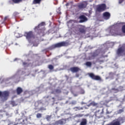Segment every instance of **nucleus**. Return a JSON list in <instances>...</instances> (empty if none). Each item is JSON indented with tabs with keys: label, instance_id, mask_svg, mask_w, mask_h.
Masks as SVG:
<instances>
[{
	"label": "nucleus",
	"instance_id": "nucleus-1",
	"mask_svg": "<svg viewBox=\"0 0 125 125\" xmlns=\"http://www.w3.org/2000/svg\"><path fill=\"white\" fill-rule=\"evenodd\" d=\"M73 32L77 35H79V33L85 34L86 33V27L84 25H77L74 28Z\"/></svg>",
	"mask_w": 125,
	"mask_h": 125
},
{
	"label": "nucleus",
	"instance_id": "nucleus-2",
	"mask_svg": "<svg viewBox=\"0 0 125 125\" xmlns=\"http://www.w3.org/2000/svg\"><path fill=\"white\" fill-rule=\"evenodd\" d=\"M69 45V43L66 42H62L49 46V47L45 49V50H52L56 48V47H61L62 46H68Z\"/></svg>",
	"mask_w": 125,
	"mask_h": 125
},
{
	"label": "nucleus",
	"instance_id": "nucleus-3",
	"mask_svg": "<svg viewBox=\"0 0 125 125\" xmlns=\"http://www.w3.org/2000/svg\"><path fill=\"white\" fill-rule=\"evenodd\" d=\"M9 96V92L8 91H0V102L2 103L6 101L8 99V96Z\"/></svg>",
	"mask_w": 125,
	"mask_h": 125
},
{
	"label": "nucleus",
	"instance_id": "nucleus-4",
	"mask_svg": "<svg viewBox=\"0 0 125 125\" xmlns=\"http://www.w3.org/2000/svg\"><path fill=\"white\" fill-rule=\"evenodd\" d=\"M24 36L29 42H31L32 39H35L36 38V36L34 35V33L32 31L25 32Z\"/></svg>",
	"mask_w": 125,
	"mask_h": 125
},
{
	"label": "nucleus",
	"instance_id": "nucleus-5",
	"mask_svg": "<svg viewBox=\"0 0 125 125\" xmlns=\"http://www.w3.org/2000/svg\"><path fill=\"white\" fill-rule=\"evenodd\" d=\"M116 54L118 56L125 55V43L123 44L121 47L118 48L116 51Z\"/></svg>",
	"mask_w": 125,
	"mask_h": 125
},
{
	"label": "nucleus",
	"instance_id": "nucleus-6",
	"mask_svg": "<svg viewBox=\"0 0 125 125\" xmlns=\"http://www.w3.org/2000/svg\"><path fill=\"white\" fill-rule=\"evenodd\" d=\"M45 24L44 22H42L39 24L38 26L35 27L34 28L35 32H37L39 35L42 34V33L43 26H44Z\"/></svg>",
	"mask_w": 125,
	"mask_h": 125
},
{
	"label": "nucleus",
	"instance_id": "nucleus-7",
	"mask_svg": "<svg viewBox=\"0 0 125 125\" xmlns=\"http://www.w3.org/2000/svg\"><path fill=\"white\" fill-rule=\"evenodd\" d=\"M88 75L89 77L94 81H99L100 82H102V79L100 76L95 75L93 73H89Z\"/></svg>",
	"mask_w": 125,
	"mask_h": 125
},
{
	"label": "nucleus",
	"instance_id": "nucleus-8",
	"mask_svg": "<svg viewBox=\"0 0 125 125\" xmlns=\"http://www.w3.org/2000/svg\"><path fill=\"white\" fill-rule=\"evenodd\" d=\"M103 114H104V108H103L102 111L100 109L97 110L95 112V116L98 119H100V118H102V117H103Z\"/></svg>",
	"mask_w": 125,
	"mask_h": 125
},
{
	"label": "nucleus",
	"instance_id": "nucleus-9",
	"mask_svg": "<svg viewBox=\"0 0 125 125\" xmlns=\"http://www.w3.org/2000/svg\"><path fill=\"white\" fill-rule=\"evenodd\" d=\"M105 9H106V4H105L99 5L97 7V11H98V12H102L104 11Z\"/></svg>",
	"mask_w": 125,
	"mask_h": 125
},
{
	"label": "nucleus",
	"instance_id": "nucleus-10",
	"mask_svg": "<svg viewBox=\"0 0 125 125\" xmlns=\"http://www.w3.org/2000/svg\"><path fill=\"white\" fill-rule=\"evenodd\" d=\"M79 23H83L87 21V18H86V17L83 15L79 16Z\"/></svg>",
	"mask_w": 125,
	"mask_h": 125
},
{
	"label": "nucleus",
	"instance_id": "nucleus-11",
	"mask_svg": "<svg viewBox=\"0 0 125 125\" xmlns=\"http://www.w3.org/2000/svg\"><path fill=\"white\" fill-rule=\"evenodd\" d=\"M103 16L104 19L106 20H108V19H110V17H111V14H110V13L108 12H105L103 13Z\"/></svg>",
	"mask_w": 125,
	"mask_h": 125
},
{
	"label": "nucleus",
	"instance_id": "nucleus-12",
	"mask_svg": "<svg viewBox=\"0 0 125 125\" xmlns=\"http://www.w3.org/2000/svg\"><path fill=\"white\" fill-rule=\"evenodd\" d=\"M71 72L72 73H78L79 71H81V69L78 67H72L70 68Z\"/></svg>",
	"mask_w": 125,
	"mask_h": 125
},
{
	"label": "nucleus",
	"instance_id": "nucleus-13",
	"mask_svg": "<svg viewBox=\"0 0 125 125\" xmlns=\"http://www.w3.org/2000/svg\"><path fill=\"white\" fill-rule=\"evenodd\" d=\"M16 92L18 95H20L23 92V89L20 87H18L16 89Z\"/></svg>",
	"mask_w": 125,
	"mask_h": 125
},
{
	"label": "nucleus",
	"instance_id": "nucleus-14",
	"mask_svg": "<svg viewBox=\"0 0 125 125\" xmlns=\"http://www.w3.org/2000/svg\"><path fill=\"white\" fill-rule=\"evenodd\" d=\"M87 107H90V106L95 107V106H98V103H95V102L93 101L91 102L89 104H87Z\"/></svg>",
	"mask_w": 125,
	"mask_h": 125
},
{
	"label": "nucleus",
	"instance_id": "nucleus-15",
	"mask_svg": "<svg viewBox=\"0 0 125 125\" xmlns=\"http://www.w3.org/2000/svg\"><path fill=\"white\" fill-rule=\"evenodd\" d=\"M87 125V120L85 118H83L80 123V125Z\"/></svg>",
	"mask_w": 125,
	"mask_h": 125
},
{
	"label": "nucleus",
	"instance_id": "nucleus-16",
	"mask_svg": "<svg viewBox=\"0 0 125 125\" xmlns=\"http://www.w3.org/2000/svg\"><path fill=\"white\" fill-rule=\"evenodd\" d=\"M51 93L52 94H55V93H57V94H59L60 93H61V89L59 88L56 89L54 91H53Z\"/></svg>",
	"mask_w": 125,
	"mask_h": 125
},
{
	"label": "nucleus",
	"instance_id": "nucleus-17",
	"mask_svg": "<svg viewBox=\"0 0 125 125\" xmlns=\"http://www.w3.org/2000/svg\"><path fill=\"white\" fill-rule=\"evenodd\" d=\"M121 122L119 121H113V122L111 123L110 124L107 125H120Z\"/></svg>",
	"mask_w": 125,
	"mask_h": 125
},
{
	"label": "nucleus",
	"instance_id": "nucleus-18",
	"mask_svg": "<svg viewBox=\"0 0 125 125\" xmlns=\"http://www.w3.org/2000/svg\"><path fill=\"white\" fill-rule=\"evenodd\" d=\"M43 0H33L32 4H41Z\"/></svg>",
	"mask_w": 125,
	"mask_h": 125
},
{
	"label": "nucleus",
	"instance_id": "nucleus-19",
	"mask_svg": "<svg viewBox=\"0 0 125 125\" xmlns=\"http://www.w3.org/2000/svg\"><path fill=\"white\" fill-rule=\"evenodd\" d=\"M99 54H100V51H96L95 52H94L93 53L92 57H97V56H98L99 55Z\"/></svg>",
	"mask_w": 125,
	"mask_h": 125
},
{
	"label": "nucleus",
	"instance_id": "nucleus-20",
	"mask_svg": "<svg viewBox=\"0 0 125 125\" xmlns=\"http://www.w3.org/2000/svg\"><path fill=\"white\" fill-rule=\"evenodd\" d=\"M78 7L80 9H82L83 8H85V7H86V5H85V4L84 3H81L78 5Z\"/></svg>",
	"mask_w": 125,
	"mask_h": 125
},
{
	"label": "nucleus",
	"instance_id": "nucleus-21",
	"mask_svg": "<svg viewBox=\"0 0 125 125\" xmlns=\"http://www.w3.org/2000/svg\"><path fill=\"white\" fill-rule=\"evenodd\" d=\"M23 0H11L10 2H13V3H20V2H22Z\"/></svg>",
	"mask_w": 125,
	"mask_h": 125
},
{
	"label": "nucleus",
	"instance_id": "nucleus-22",
	"mask_svg": "<svg viewBox=\"0 0 125 125\" xmlns=\"http://www.w3.org/2000/svg\"><path fill=\"white\" fill-rule=\"evenodd\" d=\"M75 111H80V110H83V107H80L79 106H76L73 108Z\"/></svg>",
	"mask_w": 125,
	"mask_h": 125
},
{
	"label": "nucleus",
	"instance_id": "nucleus-23",
	"mask_svg": "<svg viewBox=\"0 0 125 125\" xmlns=\"http://www.w3.org/2000/svg\"><path fill=\"white\" fill-rule=\"evenodd\" d=\"M65 122H66V120L62 119L58 121V124H59L60 125H64Z\"/></svg>",
	"mask_w": 125,
	"mask_h": 125
},
{
	"label": "nucleus",
	"instance_id": "nucleus-24",
	"mask_svg": "<svg viewBox=\"0 0 125 125\" xmlns=\"http://www.w3.org/2000/svg\"><path fill=\"white\" fill-rule=\"evenodd\" d=\"M82 117H83V114H78L75 115L74 116L75 118H82Z\"/></svg>",
	"mask_w": 125,
	"mask_h": 125
},
{
	"label": "nucleus",
	"instance_id": "nucleus-25",
	"mask_svg": "<svg viewBox=\"0 0 125 125\" xmlns=\"http://www.w3.org/2000/svg\"><path fill=\"white\" fill-rule=\"evenodd\" d=\"M85 65L86 66H87V67H91L92 63H91V62H87L85 63Z\"/></svg>",
	"mask_w": 125,
	"mask_h": 125
},
{
	"label": "nucleus",
	"instance_id": "nucleus-26",
	"mask_svg": "<svg viewBox=\"0 0 125 125\" xmlns=\"http://www.w3.org/2000/svg\"><path fill=\"white\" fill-rule=\"evenodd\" d=\"M111 90H113L114 91H115V93H118V92H119L120 91L119 89L116 88H111Z\"/></svg>",
	"mask_w": 125,
	"mask_h": 125
},
{
	"label": "nucleus",
	"instance_id": "nucleus-27",
	"mask_svg": "<svg viewBox=\"0 0 125 125\" xmlns=\"http://www.w3.org/2000/svg\"><path fill=\"white\" fill-rule=\"evenodd\" d=\"M42 113H38L36 115V117L37 118V119H41V118H42Z\"/></svg>",
	"mask_w": 125,
	"mask_h": 125
},
{
	"label": "nucleus",
	"instance_id": "nucleus-28",
	"mask_svg": "<svg viewBox=\"0 0 125 125\" xmlns=\"http://www.w3.org/2000/svg\"><path fill=\"white\" fill-rule=\"evenodd\" d=\"M48 67L49 69V70H53L54 69V66H53V65L51 64L48 65Z\"/></svg>",
	"mask_w": 125,
	"mask_h": 125
},
{
	"label": "nucleus",
	"instance_id": "nucleus-29",
	"mask_svg": "<svg viewBox=\"0 0 125 125\" xmlns=\"http://www.w3.org/2000/svg\"><path fill=\"white\" fill-rule=\"evenodd\" d=\"M11 105H12V106H17V104H16V103L15 102V101H11Z\"/></svg>",
	"mask_w": 125,
	"mask_h": 125
},
{
	"label": "nucleus",
	"instance_id": "nucleus-30",
	"mask_svg": "<svg viewBox=\"0 0 125 125\" xmlns=\"http://www.w3.org/2000/svg\"><path fill=\"white\" fill-rule=\"evenodd\" d=\"M31 63H27V62H23L22 63V65L23 66H29L30 65Z\"/></svg>",
	"mask_w": 125,
	"mask_h": 125
},
{
	"label": "nucleus",
	"instance_id": "nucleus-31",
	"mask_svg": "<svg viewBox=\"0 0 125 125\" xmlns=\"http://www.w3.org/2000/svg\"><path fill=\"white\" fill-rule=\"evenodd\" d=\"M51 119V115H47L46 116V119L47 121H50V119Z\"/></svg>",
	"mask_w": 125,
	"mask_h": 125
},
{
	"label": "nucleus",
	"instance_id": "nucleus-32",
	"mask_svg": "<svg viewBox=\"0 0 125 125\" xmlns=\"http://www.w3.org/2000/svg\"><path fill=\"white\" fill-rule=\"evenodd\" d=\"M123 112H124V109H119L117 112V114H122Z\"/></svg>",
	"mask_w": 125,
	"mask_h": 125
},
{
	"label": "nucleus",
	"instance_id": "nucleus-33",
	"mask_svg": "<svg viewBox=\"0 0 125 125\" xmlns=\"http://www.w3.org/2000/svg\"><path fill=\"white\" fill-rule=\"evenodd\" d=\"M122 30L123 33H124V34H125V25H124L122 26Z\"/></svg>",
	"mask_w": 125,
	"mask_h": 125
},
{
	"label": "nucleus",
	"instance_id": "nucleus-34",
	"mask_svg": "<svg viewBox=\"0 0 125 125\" xmlns=\"http://www.w3.org/2000/svg\"><path fill=\"white\" fill-rule=\"evenodd\" d=\"M19 14V13L18 12H15L13 13V15H14V16H15V17H16V16H17V15H18Z\"/></svg>",
	"mask_w": 125,
	"mask_h": 125
},
{
	"label": "nucleus",
	"instance_id": "nucleus-35",
	"mask_svg": "<svg viewBox=\"0 0 125 125\" xmlns=\"http://www.w3.org/2000/svg\"><path fill=\"white\" fill-rule=\"evenodd\" d=\"M71 104L72 105H76L77 104V101H73L72 102H71Z\"/></svg>",
	"mask_w": 125,
	"mask_h": 125
},
{
	"label": "nucleus",
	"instance_id": "nucleus-36",
	"mask_svg": "<svg viewBox=\"0 0 125 125\" xmlns=\"http://www.w3.org/2000/svg\"><path fill=\"white\" fill-rule=\"evenodd\" d=\"M41 103H42V101H38L37 102H36V103H35V105L36 106V104H41Z\"/></svg>",
	"mask_w": 125,
	"mask_h": 125
},
{
	"label": "nucleus",
	"instance_id": "nucleus-37",
	"mask_svg": "<svg viewBox=\"0 0 125 125\" xmlns=\"http://www.w3.org/2000/svg\"><path fill=\"white\" fill-rule=\"evenodd\" d=\"M6 20H8V16H6L4 18V21H6Z\"/></svg>",
	"mask_w": 125,
	"mask_h": 125
},
{
	"label": "nucleus",
	"instance_id": "nucleus-38",
	"mask_svg": "<svg viewBox=\"0 0 125 125\" xmlns=\"http://www.w3.org/2000/svg\"><path fill=\"white\" fill-rule=\"evenodd\" d=\"M66 6H69V5H70V3H67L66 4H65Z\"/></svg>",
	"mask_w": 125,
	"mask_h": 125
},
{
	"label": "nucleus",
	"instance_id": "nucleus-39",
	"mask_svg": "<svg viewBox=\"0 0 125 125\" xmlns=\"http://www.w3.org/2000/svg\"><path fill=\"white\" fill-rule=\"evenodd\" d=\"M82 94H84V91L83 90H82Z\"/></svg>",
	"mask_w": 125,
	"mask_h": 125
},
{
	"label": "nucleus",
	"instance_id": "nucleus-40",
	"mask_svg": "<svg viewBox=\"0 0 125 125\" xmlns=\"http://www.w3.org/2000/svg\"><path fill=\"white\" fill-rule=\"evenodd\" d=\"M76 77H79V74H76Z\"/></svg>",
	"mask_w": 125,
	"mask_h": 125
},
{
	"label": "nucleus",
	"instance_id": "nucleus-41",
	"mask_svg": "<svg viewBox=\"0 0 125 125\" xmlns=\"http://www.w3.org/2000/svg\"><path fill=\"white\" fill-rule=\"evenodd\" d=\"M74 96H78L77 95L74 94Z\"/></svg>",
	"mask_w": 125,
	"mask_h": 125
},
{
	"label": "nucleus",
	"instance_id": "nucleus-42",
	"mask_svg": "<svg viewBox=\"0 0 125 125\" xmlns=\"http://www.w3.org/2000/svg\"><path fill=\"white\" fill-rule=\"evenodd\" d=\"M119 3H122V1H120Z\"/></svg>",
	"mask_w": 125,
	"mask_h": 125
},
{
	"label": "nucleus",
	"instance_id": "nucleus-43",
	"mask_svg": "<svg viewBox=\"0 0 125 125\" xmlns=\"http://www.w3.org/2000/svg\"><path fill=\"white\" fill-rule=\"evenodd\" d=\"M52 99L54 100L55 99L54 97L52 98Z\"/></svg>",
	"mask_w": 125,
	"mask_h": 125
},
{
	"label": "nucleus",
	"instance_id": "nucleus-44",
	"mask_svg": "<svg viewBox=\"0 0 125 125\" xmlns=\"http://www.w3.org/2000/svg\"><path fill=\"white\" fill-rule=\"evenodd\" d=\"M40 110H42V107H41V108H40Z\"/></svg>",
	"mask_w": 125,
	"mask_h": 125
},
{
	"label": "nucleus",
	"instance_id": "nucleus-45",
	"mask_svg": "<svg viewBox=\"0 0 125 125\" xmlns=\"http://www.w3.org/2000/svg\"><path fill=\"white\" fill-rule=\"evenodd\" d=\"M101 62H104V61H101Z\"/></svg>",
	"mask_w": 125,
	"mask_h": 125
}]
</instances>
